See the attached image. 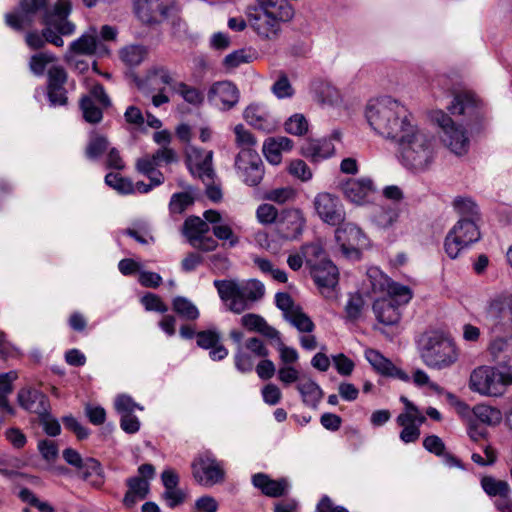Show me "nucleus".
<instances>
[{
  "instance_id": "nucleus-1",
  "label": "nucleus",
  "mask_w": 512,
  "mask_h": 512,
  "mask_svg": "<svg viewBox=\"0 0 512 512\" xmlns=\"http://www.w3.org/2000/svg\"><path fill=\"white\" fill-rule=\"evenodd\" d=\"M246 15L249 28L258 39L274 43L281 37L283 26L293 19L295 10L289 0H256Z\"/></svg>"
},
{
  "instance_id": "nucleus-2",
  "label": "nucleus",
  "mask_w": 512,
  "mask_h": 512,
  "mask_svg": "<svg viewBox=\"0 0 512 512\" xmlns=\"http://www.w3.org/2000/svg\"><path fill=\"white\" fill-rule=\"evenodd\" d=\"M365 117L375 134L391 141H395L415 119L405 105L391 97L369 101Z\"/></svg>"
},
{
  "instance_id": "nucleus-3",
  "label": "nucleus",
  "mask_w": 512,
  "mask_h": 512,
  "mask_svg": "<svg viewBox=\"0 0 512 512\" xmlns=\"http://www.w3.org/2000/svg\"><path fill=\"white\" fill-rule=\"evenodd\" d=\"M205 220L197 216L188 217L183 225L182 232L188 243L194 248L203 252H210L217 248V240L210 234V227L207 222L214 224L213 234L219 240L229 241L230 246L238 243V237L234 235L229 223L222 219L219 212L207 210L204 212Z\"/></svg>"
},
{
  "instance_id": "nucleus-4",
  "label": "nucleus",
  "mask_w": 512,
  "mask_h": 512,
  "mask_svg": "<svg viewBox=\"0 0 512 512\" xmlns=\"http://www.w3.org/2000/svg\"><path fill=\"white\" fill-rule=\"evenodd\" d=\"M402 164L415 171L427 169L435 157V140L414 119L394 141Z\"/></svg>"
},
{
  "instance_id": "nucleus-5",
  "label": "nucleus",
  "mask_w": 512,
  "mask_h": 512,
  "mask_svg": "<svg viewBox=\"0 0 512 512\" xmlns=\"http://www.w3.org/2000/svg\"><path fill=\"white\" fill-rule=\"evenodd\" d=\"M71 13L69 0H57L52 9H46L43 15L45 28L42 34L30 32L26 35V43L32 49H39L49 42L57 47H62L64 41L62 36H70L75 30L74 23L68 20Z\"/></svg>"
},
{
  "instance_id": "nucleus-6",
  "label": "nucleus",
  "mask_w": 512,
  "mask_h": 512,
  "mask_svg": "<svg viewBox=\"0 0 512 512\" xmlns=\"http://www.w3.org/2000/svg\"><path fill=\"white\" fill-rule=\"evenodd\" d=\"M419 353L427 367L437 370L451 367L459 358V350L454 341L439 331L422 335L419 340Z\"/></svg>"
},
{
  "instance_id": "nucleus-7",
  "label": "nucleus",
  "mask_w": 512,
  "mask_h": 512,
  "mask_svg": "<svg viewBox=\"0 0 512 512\" xmlns=\"http://www.w3.org/2000/svg\"><path fill=\"white\" fill-rule=\"evenodd\" d=\"M220 299L228 310L240 314L249 309L251 304L259 300L265 292L264 285L255 279L245 282L236 280H214Z\"/></svg>"
},
{
  "instance_id": "nucleus-8",
  "label": "nucleus",
  "mask_w": 512,
  "mask_h": 512,
  "mask_svg": "<svg viewBox=\"0 0 512 512\" xmlns=\"http://www.w3.org/2000/svg\"><path fill=\"white\" fill-rule=\"evenodd\" d=\"M509 385H512V368L505 370L482 365L475 368L469 379V388L486 397H500Z\"/></svg>"
},
{
  "instance_id": "nucleus-9",
  "label": "nucleus",
  "mask_w": 512,
  "mask_h": 512,
  "mask_svg": "<svg viewBox=\"0 0 512 512\" xmlns=\"http://www.w3.org/2000/svg\"><path fill=\"white\" fill-rule=\"evenodd\" d=\"M433 121L440 127V139L442 143L455 155H465L470 147V138L462 124L455 123L452 118L443 111H435Z\"/></svg>"
},
{
  "instance_id": "nucleus-10",
  "label": "nucleus",
  "mask_w": 512,
  "mask_h": 512,
  "mask_svg": "<svg viewBox=\"0 0 512 512\" xmlns=\"http://www.w3.org/2000/svg\"><path fill=\"white\" fill-rule=\"evenodd\" d=\"M480 237L478 222L460 218L445 238V252L451 259H456L463 250L479 241Z\"/></svg>"
},
{
  "instance_id": "nucleus-11",
  "label": "nucleus",
  "mask_w": 512,
  "mask_h": 512,
  "mask_svg": "<svg viewBox=\"0 0 512 512\" xmlns=\"http://www.w3.org/2000/svg\"><path fill=\"white\" fill-rule=\"evenodd\" d=\"M447 108L452 115L463 117L465 125L469 127L471 131L474 129L478 130L484 117L481 100L470 91L455 94L451 104Z\"/></svg>"
},
{
  "instance_id": "nucleus-12",
  "label": "nucleus",
  "mask_w": 512,
  "mask_h": 512,
  "mask_svg": "<svg viewBox=\"0 0 512 512\" xmlns=\"http://www.w3.org/2000/svg\"><path fill=\"white\" fill-rule=\"evenodd\" d=\"M367 277L373 292L386 293L384 298L391 299L397 306L407 304L412 298V291L408 286L394 282L376 267L368 269Z\"/></svg>"
},
{
  "instance_id": "nucleus-13",
  "label": "nucleus",
  "mask_w": 512,
  "mask_h": 512,
  "mask_svg": "<svg viewBox=\"0 0 512 512\" xmlns=\"http://www.w3.org/2000/svg\"><path fill=\"white\" fill-rule=\"evenodd\" d=\"M335 241L342 255L348 259L358 260L361 249L368 246V239L355 224L344 221L335 230Z\"/></svg>"
},
{
  "instance_id": "nucleus-14",
  "label": "nucleus",
  "mask_w": 512,
  "mask_h": 512,
  "mask_svg": "<svg viewBox=\"0 0 512 512\" xmlns=\"http://www.w3.org/2000/svg\"><path fill=\"white\" fill-rule=\"evenodd\" d=\"M109 53L108 45L98 38V30L95 27H90L78 39L70 43L65 58L67 62H72L76 55L105 56Z\"/></svg>"
},
{
  "instance_id": "nucleus-15",
  "label": "nucleus",
  "mask_w": 512,
  "mask_h": 512,
  "mask_svg": "<svg viewBox=\"0 0 512 512\" xmlns=\"http://www.w3.org/2000/svg\"><path fill=\"white\" fill-rule=\"evenodd\" d=\"M191 468L195 481L202 486L212 487L224 479V470L221 464L209 453L196 457Z\"/></svg>"
},
{
  "instance_id": "nucleus-16",
  "label": "nucleus",
  "mask_w": 512,
  "mask_h": 512,
  "mask_svg": "<svg viewBox=\"0 0 512 512\" xmlns=\"http://www.w3.org/2000/svg\"><path fill=\"white\" fill-rule=\"evenodd\" d=\"M111 105L110 98L100 84L94 85L86 95L80 99V109L83 118L91 124L99 123L103 118V109Z\"/></svg>"
},
{
  "instance_id": "nucleus-17",
  "label": "nucleus",
  "mask_w": 512,
  "mask_h": 512,
  "mask_svg": "<svg viewBox=\"0 0 512 512\" xmlns=\"http://www.w3.org/2000/svg\"><path fill=\"white\" fill-rule=\"evenodd\" d=\"M235 167L239 177L249 186H256L263 179L264 166L256 150L239 151Z\"/></svg>"
},
{
  "instance_id": "nucleus-18",
  "label": "nucleus",
  "mask_w": 512,
  "mask_h": 512,
  "mask_svg": "<svg viewBox=\"0 0 512 512\" xmlns=\"http://www.w3.org/2000/svg\"><path fill=\"white\" fill-rule=\"evenodd\" d=\"M318 217L331 226L340 225L345 219V210L341 200L328 192L318 193L313 201Z\"/></svg>"
},
{
  "instance_id": "nucleus-19",
  "label": "nucleus",
  "mask_w": 512,
  "mask_h": 512,
  "mask_svg": "<svg viewBox=\"0 0 512 512\" xmlns=\"http://www.w3.org/2000/svg\"><path fill=\"white\" fill-rule=\"evenodd\" d=\"M174 0H136L135 13L146 24H158L167 19Z\"/></svg>"
},
{
  "instance_id": "nucleus-20",
  "label": "nucleus",
  "mask_w": 512,
  "mask_h": 512,
  "mask_svg": "<svg viewBox=\"0 0 512 512\" xmlns=\"http://www.w3.org/2000/svg\"><path fill=\"white\" fill-rule=\"evenodd\" d=\"M239 97L238 88L228 80L213 83L207 93L208 102L223 111L232 109L238 103Z\"/></svg>"
},
{
  "instance_id": "nucleus-21",
  "label": "nucleus",
  "mask_w": 512,
  "mask_h": 512,
  "mask_svg": "<svg viewBox=\"0 0 512 512\" xmlns=\"http://www.w3.org/2000/svg\"><path fill=\"white\" fill-rule=\"evenodd\" d=\"M305 224L306 219L300 209H284L276 222V232L282 239L294 240L302 234Z\"/></svg>"
},
{
  "instance_id": "nucleus-22",
  "label": "nucleus",
  "mask_w": 512,
  "mask_h": 512,
  "mask_svg": "<svg viewBox=\"0 0 512 512\" xmlns=\"http://www.w3.org/2000/svg\"><path fill=\"white\" fill-rule=\"evenodd\" d=\"M47 3L48 0H22L16 12L5 15V22L14 30H23L32 24L36 13L45 8Z\"/></svg>"
},
{
  "instance_id": "nucleus-23",
  "label": "nucleus",
  "mask_w": 512,
  "mask_h": 512,
  "mask_svg": "<svg viewBox=\"0 0 512 512\" xmlns=\"http://www.w3.org/2000/svg\"><path fill=\"white\" fill-rule=\"evenodd\" d=\"M47 94L52 106H61L67 103L66 89L67 73L60 64L52 65L47 73Z\"/></svg>"
},
{
  "instance_id": "nucleus-24",
  "label": "nucleus",
  "mask_w": 512,
  "mask_h": 512,
  "mask_svg": "<svg viewBox=\"0 0 512 512\" xmlns=\"http://www.w3.org/2000/svg\"><path fill=\"white\" fill-rule=\"evenodd\" d=\"M245 121L258 130L264 132H272L277 127V121L266 109L260 104H250L243 112Z\"/></svg>"
},
{
  "instance_id": "nucleus-25",
  "label": "nucleus",
  "mask_w": 512,
  "mask_h": 512,
  "mask_svg": "<svg viewBox=\"0 0 512 512\" xmlns=\"http://www.w3.org/2000/svg\"><path fill=\"white\" fill-rule=\"evenodd\" d=\"M364 356L377 373L386 377H393L404 381L408 380L405 372L397 368L391 360L382 355L378 350L367 348Z\"/></svg>"
},
{
  "instance_id": "nucleus-26",
  "label": "nucleus",
  "mask_w": 512,
  "mask_h": 512,
  "mask_svg": "<svg viewBox=\"0 0 512 512\" xmlns=\"http://www.w3.org/2000/svg\"><path fill=\"white\" fill-rule=\"evenodd\" d=\"M345 197L355 203L363 204L374 193L373 181L368 177L348 180L342 187Z\"/></svg>"
},
{
  "instance_id": "nucleus-27",
  "label": "nucleus",
  "mask_w": 512,
  "mask_h": 512,
  "mask_svg": "<svg viewBox=\"0 0 512 512\" xmlns=\"http://www.w3.org/2000/svg\"><path fill=\"white\" fill-rule=\"evenodd\" d=\"M19 405L38 417L50 409V403L47 396L37 389L23 388L18 393Z\"/></svg>"
},
{
  "instance_id": "nucleus-28",
  "label": "nucleus",
  "mask_w": 512,
  "mask_h": 512,
  "mask_svg": "<svg viewBox=\"0 0 512 512\" xmlns=\"http://www.w3.org/2000/svg\"><path fill=\"white\" fill-rule=\"evenodd\" d=\"M252 484L261 490L264 495L274 498L285 495L290 488V483L286 478L273 480L264 473L253 475Z\"/></svg>"
},
{
  "instance_id": "nucleus-29",
  "label": "nucleus",
  "mask_w": 512,
  "mask_h": 512,
  "mask_svg": "<svg viewBox=\"0 0 512 512\" xmlns=\"http://www.w3.org/2000/svg\"><path fill=\"white\" fill-rule=\"evenodd\" d=\"M293 147V141L285 136L269 137L263 143V154L272 165L282 161V152H288Z\"/></svg>"
},
{
  "instance_id": "nucleus-30",
  "label": "nucleus",
  "mask_w": 512,
  "mask_h": 512,
  "mask_svg": "<svg viewBox=\"0 0 512 512\" xmlns=\"http://www.w3.org/2000/svg\"><path fill=\"white\" fill-rule=\"evenodd\" d=\"M334 151L333 143L326 138L307 140L301 147L302 155L313 162H319L331 157Z\"/></svg>"
},
{
  "instance_id": "nucleus-31",
  "label": "nucleus",
  "mask_w": 512,
  "mask_h": 512,
  "mask_svg": "<svg viewBox=\"0 0 512 512\" xmlns=\"http://www.w3.org/2000/svg\"><path fill=\"white\" fill-rule=\"evenodd\" d=\"M311 275L321 289H332L338 284L339 271L331 260L310 269Z\"/></svg>"
},
{
  "instance_id": "nucleus-32",
  "label": "nucleus",
  "mask_w": 512,
  "mask_h": 512,
  "mask_svg": "<svg viewBox=\"0 0 512 512\" xmlns=\"http://www.w3.org/2000/svg\"><path fill=\"white\" fill-rule=\"evenodd\" d=\"M373 312L380 323L388 326L397 324L401 317L399 306L384 297L375 300Z\"/></svg>"
},
{
  "instance_id": "nucleus-33",
  "label": "nucleus",
  "mask_w": 512,
  "mask_h": 512,
  "mask_svg": "<svg viewBox=\"0 0 512 512\" xmlns=\"http://www.w3.org/2000/svg\"><path fill=\"white\" fill-rule=\"evenodd\" d=\"M128 491L123 503L127 508H132L139 500H143L149 493V482L141 477H132L127 480Z\"/></svg>"
},
{
  "instance_id": "nucleus-34",
  "label": "nucleus",
  "mask_w": 512,
  "mask_h": 512,
  "mask_svg": "<svg viewBox=\"0 0 512 512\" xmlns=\"http://www.w3.org/2000/svg\"><path fill=\"white\" fill-rule=\"evenodd\" d=\"M303 403L311 408H316L323 397L320 386L310 378H302L296 385Z\"/></svg>"
},
{
  "instance_id": "nucleus-35",
  "label": "nucleus",
  "mask_w": 512,
  "mask_h": 512,
  "mask_svg": "<svg viewBox=\"0 0 512 512\" xmlns=\"http://www.w3.org/2000/svg\"><path fill=\"white\" fill-rule=\"evenodd\" d=\"M79 472L83 480L91 486L100 488L105 482V476L100 462L94 458H86L84 465L80 467Z\"/></svg>"
},
{
  "instance_id": "nucleus-36",
  "label": "nucleus",
  "mask_w": 512,
  "mask_h": 512,
  "mask_svg": "<svg viewBox=\"0 0 512 512\" xmlns=\"http://www.w3.org/2000/svg\"><path fill=\"white\" fill-rule=\"evenodd\" d=\"M149 50L141 44H129L119 50L120 60L128 67L139 66L148 56Z\"/></svg>"
},
{
  "instance_id": "nucleus-37",
  "label": "nucleus",
  "mask_w": 512,
  "mask_h": 512,
  "mask_svg": "<svg viewBox=\"0 0 512 512\" xmlns=\"http://www.w3.org/2000/svg\"><path fill=\"white\" fill-rule=\"evenodd\" d=\"M481 487L490 497H505L512 493L509 483L505 480H499L492 476H485L481 479Z\"/></svg>"
},
{
  "instance_id": "nucleus-38",
  "label": "nucleus",
  "mask_w": 512,
  "mask_h": 512,
  "mask_svg": "<svg viewBox=\"0 0 512 512\" xmlns=\"http://www.w3.org/2000/svg\"><path fill=\"white\" fill-rule=\"evenodd\" d=\"M472 412L477 420L488 426L499 425L503 418L500 409L485 404L474 406Z\"/></svg>"
},
{
  "instance_id": "nucleus-39",
  "label": "nucleus",
  "mask_w": 512,
  "mask_h": 512,
  "mask_svg": "<svg viewBox=\"0 0 512 512\" xmlns=\"http://www.w3.org/2000/svg\"><path fill=\"white\" fill-rule=\"evenodd\" d=\"M173 92L178 94L186 103L194 107H199L204 102V94L198 88L182 81L173 84Z\"/></svg>"
},
{
  "instance_id": "nucleus-40",
  "label": "nucleus",
  "mask_w": 512,
  "mask_h": 512,
  "mask_svg": "<svg viewBox=\"0 0 512 512\" xmlns=\"http://www.w3.org/2000/svg\"><path fill=\"white\" fill-rule=\"evenodd\" d=\"M401 210L397 206H381L373 215L374 223L383 229L392 227L399 219Z\"/></svg>"
},
{
  "instance_id": "nucleus-41",
  "label": "nucleus",
  "mask_w": 512,
  "mask_h": 512,
  "mask_svg": "<svg viewBox=\"0 0 512 512\" xmlns=\"http://www.w3.org/2000/svg\"><path fill=\"white\" fill-rule=\"evenodd\" d=\"M426 421V417H410L405 424H398L403 427L400 432V439L405 444L416 442L420 437V426Z\"/></svg>"
},
{
  "instance_id": "nucleus-42",
  "label": "nucleus",
  "mask_w": 512,
  "mask_h": 512,
  "mask_svg": "<svg viewBox=\"0 0 512 512\" xmlns=\"http://www.w3.org/2000/svg\"><path fill=\"white\" fill-rule=\"evenodd\" d=\"M301 252L310 269L322 264V261L329 260L319 241L304 245L301 248Z\"/></svg>"
},
{
  "instance_id": "nucleus-43",
  "label": "nucleus",
  "mask_w": 512,
  "mask_h": 512,
  "mask_svg": "<svg viewBox=\"0 0 512 512\" xmlns=\"http://www.w3.org/2000/svg\"><path fill=\"white\" fill-rule=\"evenodd\" d=\"M16 378L17 375L13 371L0 374V410L9 414H13L14 410L10 406L7 397L13 391L12 383Z\"/></svg>"
},
{
  "instance_id": "nucleus-44",
  "label": "nucleus",
  "mask_w": 512,
  "mask_h": 512,
  "mask_svg": "<svg viewBox=\"0 0 512 512\" xmlns=\"http://www.w3.org/2000/svg\"><path fill=\"white\" fill-rule=\"evenodd\" d=\"M56 64L58 63L54 54L48 52H40L31 57L29 67L34 75L42 76L46 70L48 71L50 66Z\"/></svg>"
},
{
  "instance_id": "nucleus-45",
  "label": "nucleus",
  "mask_w": 512,
  "mask_h": 512,
  "mask_svg": "<svg viewBox=\"0 0 512 512\" xmlns=\"http://www.w3.org/2000/svg\"><path fill=\"white\" fill-rule=\"evenodd\" d=\"M489 352L493 361L498 363H507L512 356V345L504 338L494 339L490 346Z\"/></svg>"
},
{
  "instance_id": "nucleus-46",
  "label": "nucleus",
  "mask_w": 512,
  "mask_h": 512,
  "mask_svg": "<svg viewBox=\"0 0 512 512\" xmlns=\"http://www.w3.org/2000/svg\"><path fill=\"white\" fill-rule=\"evenodd\" d=\"M173 310L182 318L196 320L199 317V310L196 305L186 297L177 296L172 302Z\"/></svg>"
},
{
  "instance_id": "nucleus-47",
  "label": "nucleus",
  "mask_w": 512,
  "mask_h": 512,
  "mask_svg": "<svg viewBox=\"0 0 512 512\" xmlns=\"http://www.w3.org/2000/svg\"><path fill=\"white\" fill-rule=\"evenodd\" d=\"M453 204L460 218L472 219L475 222L480 221L478 206L472 199L458 197Z\"/></svg>"
},
{
  "instance_id": "nucleus-48",
  "label": "nucleus",
  "mask_w": 512,
  "mask_h": 512,
  "mask_svg": "<svg viewBox=\"0 0 512 512\" xmlns=\"http://www.w3.org/2000/svg\"><path fill=\"white\" fill-rule=\"evenodd\" d=\"M108 148L109 142L104 136L92 134L87 144L85 155L90 160H97Z\"/></svg>"
},
{
  "instance_id": "nucleus-49",
  "label": "nucleus",
  "mask_w": 512,
  "mask_h": 512,
  "mask_svg": "<svg viewBox=\"0 0 512 512\" xmlns=\"http://www.w3.org/2000/svg\"><path fill=\"white\" fill-rule=\"evenodd\" d=\"M293 327H295L299 332L310 333L314 330L315 325L311 318L305 314L301 307L294 310L292 314H290L286 319Z\"/></svg>"
},
{
  "instance_id": "nucleus-50",
  "label": "nucleus",
  "mask_w": 512,
  "mask_h": 512,
  "mask_svg": "<svg viewBox=\"0 0 512 512\" xmlns=\"http://www.w3.org/2000/svg\"><path fill=\"white\" fill-rule=\"evenodd\" d=\"M235 143L240 151L243 150H256L255 146L257 140L254 135L247 130L244 125L238 124L234 127Z\"/></svg>"
},
{
  "instance_id": "nucleus-51",
  "label": "nucleus",
  "mask_w": 512,
  "mask_h": 512,
  "mask_svg": "<svg viewBox=\"0 0 512 512\" xmlns=\"http://www.w3.org/2000/svg\"><path fill=\"white\" fill-rule=\"evenodd\" d=\"M105 183L121 194L134 193V184L128 178L122 177L116 173H108L105 176Z\"/></svg>"
},
{
  "instance_id": "nucleus-52",
  "label": "nucleus",
  "mask_w": 512,
  "mask_h": 512,
  "mask_svg": "<svg viewBox=\"0 0 512 512\" xmlns=\"http://www.w3.org/2000/svg\"><path fill=\"white\" fill-rule=\"evenodd\" d=\"M285 131L289 134L301 136L308 131V121L303 114L292 115L284 124Z\"/></svg>"
},
{
  "instance_id": "nucleus-53",
  "label": "nucleus",
  "mask_w": 512,
  "mask_h": 512,
  "mask_svg": "<svg viewBox=\"0 0 512 512\" xmlns=\"http://www.w3.org/2000/svg\"><path fill=\"white\" fill-rule=\"evenodd\" d=\"M115 410L121 415L133 414L135 410L142 411L144 408L136 403L132 397L126 394L118 395L114 402Z\"/></svg>"
},
{
  "instance_id": "nucleus-54",
  "label": "nucleus",
  "mask_w": 512,
  "mask_h": 512,
  "mask_svg": "<svg viewBox=\"0 0 512 512\" xmlns=\"http://www.w3.org/2000/svg\"><path fill=\"white\" fill-rule=\"evenodd\" d=\"M320 100L323 104L337 106L342 103L340 91L331 84H323L319 92Z\"/></svg>"
},
{
  "instance_id": "nucleus-55",
  "label": "nucleus",
  "mask_w": 512,
  "mask_h": 512,
  "mask_svg": "<svg viewBox=\"0 0 512 512\" xmlns=\"http://www.w3.org/2000/svg\"><path fill=\"white\" fill-rule=\"evenodd\" d=\"M192 204L193 198L189 193H176L171 197L169 209L172 214H182Z\"/></svg>"
},
{
  "instance_id": "nucleus-56",
  "label": "nucleus",
  "mask_w": 512,
  "mask_h": 512,
  "mask_svg": "<svg viewBox=\"0 0 512 512\" xmlns=\"http://www.w3.org/2000/svg\"><path fill=\"white\" fill-rule=\"evenodd\" d=\"M288 172L295 178L306 182L312 179L313 173L309 166L301 159L290 162Z\"/></svg>"
},
{
  "instance_id": "nucleus-57",
  "label": "nucleus",
  "mask_w": 512,
  "mask_h": 512,
  "mask_svg": "<svg viewBox=\"0 0 512 512\" xmlns=\"http://www.w3.org/2000/svg\"><path fill=\"white\" fill-rule=\"evenodd\" d=\"M279 216L280 213H278V210L271 204H261L256 210L257 220L264 225L272 223L276 224Z\"/></svg>"
},
{
  "instance_id": "nucleus-58",
  "label": "nucleus",
  "mask_w": 512,
  "mask_h": 512,
  "mask_svg": "<svg viewBox=\"0 0 512 512\" xmlns=\"http://www.w3.org/2000/svg\"><path fill=\"white\" fill-rule=\"evenodd\" d=\"M277 378L284 386L298 384L302 380L300 371L293 365L280 366L277 370Z\"/></svg>"
},
{
  "instance_id": "nucleus-59",
  "label": "nucleus",
  "mask_w": 512,
  "mask_h": 512,
  "mask_svg": "<svg viewBox=\"0 0 512 512\" xmlns=\"http://www.w3.org/2000/svg\"><path fill=\"white\" fill-rule=\"evenodd\" d=\"M212 151L207 152L204 160L197 164L194 173H196L203 182H212L214 177V171L212 169Z\"/></svg>"
},
{
  "instance_id": "nucleus-60",
  "label": "nucleus",
  "mask_w": 512,
  "mask_h": 512,
  "mask_svg": "<svg viewBox=\"0 0 512 512\" xmlns=\"http://www.w3.org/2000/svg\"><path fill=\"white\" fill-rule=\"evenodd\" d=\"M332 361L336 371L342 376H350L354 371L355 363L343 353L333 355Z\"/></svg>"
},
{
  "instance_id": "nucleus-61",
  "label": "nucleus",
  "mask_w": 512,
  "mask_h": 512,
  "mask_svg": "<svg viewBox=\"0 0 512 512\" xmlns=\"http://www.w3.org/2000/svg\"><path fill=\"white\" fill-rule=\"evenodd\" d=\"M277 350L279 352L281 366H294V364L297 363L299 354L295 348L286 346L282 340H279V343L277 344Z\"/></svg>"
},
{
  "instance_id": "nucleus-62",
  "label": "nucleus",
  "mask_w": 512,
  "mask_h": 512,
  "mask_svg": "<svg viewBox=\"0 0 512 512\" xmlns=\"http://www.w3.org/2000/svg\"><path fill=\"white\" fill-rule=\"evenodd\" d=\"M295 190L290 187H282L269 191L266 194V199L276 202L278 204H284L295 198Z\"/></svg>"
},
{
  "instance_id": "nucleus-63",
  "label": "nucleus",
  "mask_w": 512,
  "mask_h": 512,
  "mask_svg": "<svg viewBox=\"0 0 512 512\" xmlns=\"http://www.w3.org/2000/svg\"><path fill=\"white\" fill-rule=\"evenodd\" d=\"M141 303L147 311H155L159 313H165L168 311L167 305L158 295L153 293H146L141 298Z\"/></svg>"
},
{
  "instance_id": "nucleus-64",
  "label": "nucleus",
  "mask_w": 512,
  "mask_h": 512,
  "mask_svg": "<svg viewBox=\"0 0 512 512\" xmlns=\"http://www.w3.org/2000/svg\"><path fill=\"white\" fill-rule=\"evenodd\" d=\"M157 167H159V165L152 155H145L138 159L136 163L138 172L146 175L147 177L156 176L157 173H160L159 171H156Z\"/></svg>"
}]
</instances>
